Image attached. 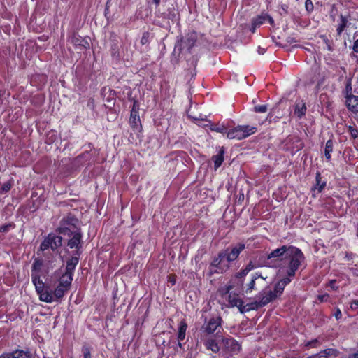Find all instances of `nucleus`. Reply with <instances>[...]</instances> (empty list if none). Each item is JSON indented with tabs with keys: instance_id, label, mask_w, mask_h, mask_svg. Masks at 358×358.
I'll list each match as a JSON object with an SVG mask.
<instances>
[{
	"instance_id": "1",
	"label": "nucleus",
	"mask_w": 358,
	"mask_h": 358,
	"mask_svg": "<svg viewBox=\"0 0 358 358\" xmlns=\"http://www.w3.org/2000/svg\"><path fill=\"white\" fill-rule=\"evenodd\" d=\"M304 260L305 257L300 249L292 245H282L269 253L263 265L279 268L278 275L280 278H289L292 280Z\"/></svg>"
},
{
	"instance_id": "2",
	"label": "nucleus",
	"mask_w": 358,
	"mask_h": 358,
	"mask_svg": "<svg viewBox=\"0 0 358 358\" xmlns=\"http://www.w3.org/2000/svg\"><path fill=\"white\" fill-rule=\"evenodd\" d=\"M245 248V245L239 243L231 248H227L220 252L217 256L213 258L209 266L210 275L223 273L228 271L230 268V263L235 261Z\"/></svg>"
},
{
	"instance_id": "3",
	"label": "nucleus",
	"mask_w": 358,
	"mask_h": 358,
	"mask_svg": "<svg viewBox=\"0 0 358 358\" xmlns=\"http://www.w3.org/2000/svg\"><path fill=\"white\" fill-rule=\"evenodd\" d=\"M292 280H290L289 278H281L275 285L273 290H269L268 292L264 291L259 293L257 296L258 300L252 303L250 307L245 308V310H257L275 300L282 295L285 287L289 284Z\"/></svg>"
},
{
	"instance_id": "4",
	"label": "nucleus",
	"mask_w": 358,
	"mask_h": 358,
	"mask_svg": "<svg viewBox=\"0 0 358 358\" xmlns=\"http://www.w3.org/2000/svg\"><path fill=\"white\" fill-rule=\"evenodd\" d=\"M72 280L73 278L70 277V275H62L58 280V285L53 290L52 295L46 294L44 296L46 303H50L61 301L64 294L69 289Z\"/></svg>"
},
{
	"instance_id": "5",
	"label": "nucleus",
	"mask_w": 358,
	"mask_h": 358,
	"mask_svg": "<svg viewBox=\"0 0 358 358\" xmlns=\"http://www.w3.org/2000/svg\"><path fill=\"white\" fill-rule=\"evenodd\" d=\"M257 131V128L250 125H238L227 133L229 139L241 140L248 137Z\"/></svg>"
},
{
	"instance_id": "6",
	"label": "nucleus",
	"mask_w": 358,
	"mask_h": 358,
	"mask_svg": "<svg viewBox=\"0 0 358 358\" xmlns=\"http://www.w3.org/2000/svg\"><path fill=\"white\" fill-rule=\"evenodd\" d=\"M78 220L71 215H68L64 217L60 222V225L58 228L59 234L66 236L73 232L80 230L78 227Z\"/></svg>"
},
{
	"instance_id": "7",
	"label": "nucleus",
	"mask_w": 358,
	"mask_h": 358,
	"mask_svg": "<svg viewBox=\"0 0 358 358\" xmlns=\"http://www.w3.org/2000/svg\"><path fill=\"white\" fill-rule=\"evenodd\" d=\"M62 238L55 234H49L43 241L40 245V250L45 251L51 248L52 251L56 250L62 245Z\"/></svg>"
},
{
	"instance_id": "8",
	"label": "nucleus",
	"mask_w": 358,
	"mask_h": 358,
	"mask_svg": "<svg viewBox=\"0 0 358 358\" xmlns=\"http://www.w3.org/2000/svg\"><path fill=\"white\" fill-rule=\"evenodd\" d=\"M33 284L35 286L36 291L39 296L41 301L45 302L44 296L46 294L52 295L53 291L48 285H45L40 276L33 275Z\"/></svg>"
},
{
	"instance_id": "9",
	"label": "nucleus",
	"mask_w": 358,
	"mask_h": 358,
	"mask_svg": "<svg viewBox=\"0 0 358 358\" xmlns=\"http://www.w3.org/2000/svg\"><path fill=\"white\" fill-rule=\"evenodd\" d=\"M248 272L243 268L240 271L236 273L231 278L230 281V285H227L226 287L227 292H229L230 290L234 289V287H242L243 285V282L245 277L248 275Z\"/></svg>"
},
{
	"instance_id": "10",
	"label": "nucleus",
	"mask_w": 358,
	"mask_h": 358,
	"mask_svg": "<svg viewBox=\"0 0 358 358\" xmlns=\"http://www.w3.org/2000/svg\"><path fill=\"white\" fill-rule=\"evenodd\" d=\"M222 318L220 316L212 317L209 320L206 321L202 326V330L208 334H213L218 328L220 327Z\"/></svg>"
},
{
	"instance_id": "11",
	"label": "nucleus",
	"mask_w": 358,
	"mask_h": 358,
	"mask_svg": "<svg viewBox=\"0 0 358 358\" xmlns=\"http://www.w3.org/2000/svg\"><path fill=\"white\" fill-rule=\"evenodd\" d=\"M228 302L231 307H237L242 313L250 310H245V308H249V307H250V304L244 306L243 301L236 294L229 293L228 296Z\"/></svg>"
},
{
	"instance_id": "12",
	"label": "nucleus",
	"mask_w": 358,
	"mask_h": 358,
	"mask_svg": "<svg viewBox=\"0 0 358 358\" xmlns=\"http://www.w3.org/2000/svg\"><path fill=\"white\" fill-rule=\"evenodd\" d=\"M51 268L52 266H49V265L46 262H43V260L36 259L31 268V280L33 281V275L40 276V272L44 271L45 273H48Z\"/></svg>"
},
{
	"instance_id": "13",
	"label": "nucleus",
	"mask_w": 358,
	"mask_h": 358,
	"mask_svg": "<svg viewBox=\"0 0 358 358\" xmlns=\"http://www.w3.org/2000/svg\"><path fill=\"white\" fill-rule=\"evenodd\" d=\"M266 22H268L270 24L273 25L274 20L268 14H262L256 18L253 19L252 22L251 31L254 33L257 27H259L262 24H264Z\"/></svg>"
},
{
	"instance_id": "14",
	"label": "nucleus",
	"mask_w": 358,
	"mask_h": 358,
	"mask_svg": "<svg viewBox=\"0 0 358 358\" xmlns=\"http://www.w3.org/2000/svg\"><path fill=\"white\" fill-rule=\"evenodd\" d=\"M65 236H67L69 238L67 245L73 249H79L80 247V242L82 238V234L80 230L73 232L70 234H66Z\"/></svg>"
},
{
	"instance_id": "15",
	"label": "nucleus",
	"mask_w": 358,
	"mask_h": 358,
	"mask_svg": "<svg viewBox=\"0 0 358 358\" xmlns=\"http://www.w3.org/2000/svg\"><path fill=\"white\" fill-rule=\"evenodd\" d=\"M222 343L225 349L231 352L236 353L241 350L240 344L231 337L223 338Z\"/></svg>"
},
{
	"instance_id": "16",
	"label": "nucleus",
	"mask_w": 358,
	"mask_h": 358,
	"mask_svg": "<svg viewBox=\"0 0 358 358\" xmlns=\"http://www.w3.org/2000/svg\"><path fill=\"white\" fill-rule=\"evenodd\" d=\"M345 103L349 110L354 113H358V96L348 94Z\"/></svg>"
},
{
	"instance_id": "17",
	"label": "nucleus",
	"mask_w": 358,
	"mask_h": 358,
	"mask_svg": "<svg viewBox=\"0 0 358 358\" xmlns=\"http://www.w3.org/2000/svg\"><path fill=\"white\" fill-rule=\"evenodd\" d=\"M187 329V324L185 321H180L178 324V346L180 348L182 347L181 341H182L185 338L186 331Z\"/></svg>"
},
{
	"instance_id": "18",
	"label": "nucleus",
	"mask_w": 358,
	"mask_h": 358,
	"mask_svg": "<svg viewBox=\"0 0 358 358\" xmlns=\"http://www.w3.org/2000/svg\"><path fill=\"white\" fill-rule=\"evenodd\" d=\"M78 258L76 257H71L66 262V271L63 275H68L72 277L73 272L76 265L78 264Z\"/></svg>"
},
{
	"instance_id": "19",
	"label": "nucleus",
	"mask_w": 358,
	"mask_h": 358,
	"mask_svg": "<svg viewBox=\"0 0 358 358\" xmlns=\"http://www.w3.org/2000/svg\"><path fill=\"white\" fill-rule=\"evenodd\" d=\"M339 352L336 349L334 348H327L323 350H321L319 353L316 355V356L319 358L325 357V358H336L338 357Z\"/></svg>"
},
{
	"instance_id": "20",
	"label": "nucleus",
	"mask_w": 358,
	"mask_h": 358,
	"mask_svg": "<svg viewBox=\"0 0 358 358\" xmlns=\"http://www.w3.org/2000/svg\"><path fill=\"white\" fill-rule=\"evenodd\" d=\"M259 278L265 280L266 278L263 277L262 274L259 272L253 273L252 275V279L250 282L248 283L245 287V292L246 293L251 292L253 289H255V281Z\"/></svg>"
},
{
	"instance_id": "21",
	"label": "nucleus",
	"mask_w": 358,
	"mask_h": 358,
	"mask_svg": "<svg viewBox=\"0 0 358 358\" xmlns=\"http://www.w3.org/2000/svg\"><path fill=\"white\" fill-rule=\"evenodd\" d=\"M306 113V103L303 101L296 102L294 106V115L297 116L299 118H301L303 116L305 115Z\"/></svg>"
},
{
	"instance_id": "22",
	"label": "nucleus",
	"mask_w": 358,
	"mask_h": 358,
	"mask_svg": "<svg viewBox=\"0 0 358 358\" xmlns=\"http://www.w3.org/2000/svg\"><path fill=\"white\" fill-rule=\"evenodd\" d=\"M6 358H31L29 352L22 350H16L6 356Z\"/></svg>"
},
{
	"instance_id": "23",
	"label": "nucleus",
	"mask_w": 358,
	"mask_h": 358,
	"mask_svg": "<svg viewBox=\"0 0 358 358\" xmlns=\"http://www.w3.org/2000/svg\"><path fill=\"white\" fill-rule=\"evenodd\" d=\"M212 160L214 162V168L217 170L224 161V150L222 148L220 150L217 155L213 156Z\"/></svg>"
},
{
	"instance_id": "24",
	"label": "nucleus",
	"mask_w": 358,
	"mask_h": 358,
	"mask_svg": "<svg viewBox=\"0 0 358 358\" xmlns=\"http://www.w3.org/2000/svg\"><path fill=\"white\" fill-rule=\"evenodd\" d=\"M204 345L208 350H210L213 352L216 353L220 350V347L217 343L213 338L206 340Z\"/></svg>"
},
{
	"instance_id": "25",
	"label": "nucleus",
	"mask_w": 358,
	"mask_h": 358,
	"mask_svg": "<svg viewBox=\"0 0 358 358\" xmlns=\"http://www.w3.org/2000/svg\"><path fill=\"white\" fill-rule=\"evenodd\" d=\"M208 125H209V129L211 131H216V132L221 133V134H227V128L223 124H210V122H208V124H203V126L208 127Z\"/></svg>"
},
{
	"instance_id": "26",
	"label": "nucleus",
	"mask_w": 358,
	"mask_h": 358,
	"mask_svg": "<svg viewBox=\"0 0 358 358\" xmlns=\"http://www.w3.org/2000/svg\"><path fill=\"white\" fill-rule=\"evenodd\" d=\"M129 123L132 127L138 128L141 125V120L138 113L131 111Z\"/></svg>"
},
{
	"instance_id": "27",
	"label": "nucleus",
	"mask_w": 358,
	"mask_h": 358,
	"mask_svg": "<svg viewBox=\"0 0 358 358\" xmlns=\"http://www.w3.org/2000/svg\"><path fill=\"white\" fill-rule=\"evenodd\" d=\"M71 41L76 46H83L85 49L90 47L89 43L85 39L76 35L72 37Z\"/></svg>"
},
{
	"instance_id": "28",
	"label": "nucleus",
	"mask_w": 358,
	"mask_h": 358,
	"mask_svg": "<svg viewBox=\"0 0 358 358\" xmlns=\"http://www.w3.org/2000/svg\"><path fill=\"white\" fill-rule=\"evenodd\" d=\"M333 141L329 139L327 141L325 148H324V155L325 158L327 161H329L331 158V152H333Z\"/></svg>"
},
{
	"instance_id": "29",
	"label": "nucleus",
	"mask_w": 358,
	"mask_h": 358,
	"mask_svg": "<svg viewBox=\"0 0 358 358\" xmlns=\"http://www.w3.org/2000/svg\"><path fill=\"white\" fill-rule=\"evenodd\" d=\"M12 185H13V182L10 180L7 181V182H4L3 184L0 185V193L3 194V193L8 192L10 189Z\"/></svg>"
},
{
	"instance_id": "30",
	"label": "nucleus",
	"mask_w": 358,
	"mask_h": 358,
	"mask_svg": "<svg viewBox=\"0 0 358 358\" xmlns=\"http://www.w3.org/2000/svg\"><path fill=\"white\" fill-rule=\"evenodd\" d=\"M264 266L263 263L262 264H256V263H254L252 261H250L245 267H243V268L248 273H249L250 271H252L255 268H257L259 266Z\"/></svg>"
},
{
	"instance_id": "31",
	"label": "nucleus",
	"mask_w": 358,
	"mask_h": 358,
	"mask_svg": "<svg viewBox=\"0 0 358 358\" xmlns=\"http://www.w3.org/2000/svg\"><path fill=\"white\" fill-rule=\"evenodd\" d=\"M348 131L353 138H356L358 136V129L353 126H348Z\"/></svg>"
},
{
	"instance_id": "32",
	"label": "nucleus",
	"mask_w": 358,
	"mask_h": 358,
	"mask_svg": "<svg viewBox=\"0 0 358 358\" xmlns=\"http://www.w3.org/2000/svg\"><path fill=\"white\" fill-rule=\"evenodd\" d=\"M254 110L256 113H266L267 110L266 105H258L255 106Z\"/></svg>"
},
{
	"instance_id": "33",
	"label": "nucleus",
	"mask_w": 358,
	"mask_h": 358,
	"mask_svg": "<svg viewBox=\"0 0 358 358\" xmlns=\"http://www.w3.org/2000/svg\"><path fill=\"white\" fill-rule=\"evenodd\" d=\"M322 342L320 341L318 338L312 340L311 341H309L307 343L306 345L309 346L310 348H316L318 347Z\"/></svg>"
},
{
	"instance_id": "34",
	"label": "nucleus",
	"mask_w": 358,
	"mask_h": 358,
	"mask_svg": "<svg viewBox=\"0 0 358 358\" xmlns=\"http://www.w3.org/2000/svg\"><path fill=\"white\" fill-rule=\"evenodd\" d=\"M346 26V20L343 17H341V23L337 28V31L340 34Z\"/></svg>"
},
{
	"instance_id": "35",
	"label": "nucleus",
	"mask_w": 358,
	"mask_h": 358,
	"mask_svg": "<svg viewBox=\"0 0 358 358\" xmlns=\"http://www.w3.org/2000/svg\"><path fill=\"white\" fill-rule=\"evenodd\" d=\"M13 227V225L12 224H3L0 226V231L3 233H6Z\"/></svg>"
},
{
	"instance_id": "36",
	"label": "nucleus",
	"mask_w": 358,
	"mask_h": 358,
	"mask_svg": "<svg viewBox=\"0 0 358 358\" xmlns=\"http://www.w3.org/2000/svg\"><path fill=\"white\" fill-rule=\"evenodd\" d=\"M305 7L308 12H311L313 10V4L311 0H306L305 2Z\"/></svg>"
},
{
	"instance_id": "37",
	"label": "nucleus",
	"mask_w": 358,
	"mask_h": 358,
	"mask_svg": "<svg viewBox=\"0 0 358 358\" xmlns=\"http://www.w3.org/2000/svg\"><path fill=\"white\" fill-rule=\"evenodd\" d=\"M83 358H92L90 349L88 348H83Z\"/></svg>"
},
{
	"instance_id": "38",
	"label": "nucleus",
	"mask_w": 358,
	"mask_h": 358,
	"mask_svg": "<svg viewBox=\"0 0 358 358\" xmlns=\"http://www.w3.org/2000/svg\"><path fill=\"white\" fill-rule=\"evenodd\" d=\"M350 308L352 310H357L358 309V300H354L351 302Z\"/></svg>"
},
{
	"instance_id": "39",
	"label": "nucleus",
	"mask_w": 358,
	"mask_h": 358,
	"mask_svg": "<svg viewBox=\"0 0 358 358\" xmlns=\"http://www.w3.org/2000/svg\"><path fill=\"white\" fill-rule=\"evenodd\" d=\"M317 298L320 302L327 301V299H329V294H326L319 295L317 296Z\"/></svg>"
},
{
	"instance_id": "40",
	"label": "nucleus",
	"mask_w": 358,
	"mask_h": 358,
	"mask_svg": "<svg viewBox=\"0 0 358 358\" xmlns=\"http://www.w3.org/2000/svg\"><path fill=\"white\" fill-rule=\"evenodd\" d=\"M334 316L336 320H339L342 317L341 310L339 308H336V312L334 313Z\"/></svg>"
},
{
	"instance_id": "41",
	"label": "nucleus",
	"mask_w": 358,
	"mask_h": 358,
	"mask_svg": "<svg viewBox=\"0 0 358 358\" xmlns=\"http://www.w3.org/2000/svg\"><path fill=\"white\" fill-rule=\"evenodd\" d=\"M319 176L317 177V186L315 187V189H318V192H321L324 187V183H322V185H320V181H319Z\"/></svg>"
},
{
	"instance_id": "42",
	"label": "nucleus",
	"mask_w": 358,
	"mask_h": 358,
	"mask_svg": "<svg viewBox=\"0 0 358 358\" xmlns=\"http://www.w3.org/2000/svg\"><path fill=\"white\" fill-rule=\"evenodd\" d=\"M139 105L137 101H134L132 106V108L131 111H134L136 113H138Z\"/></svg>"
},
{
	"instance_id": "43",
	"label": "nucleus",
	"mask_w": 358,
	"mask_h": 358,
	"mask_svg": "<svg viewBox=\"0 0 358 358\" xmlns=\"http://www.w3.org/2000/svg\"><path fill=\"white\" fill-rule=\"evenodd\" d=\"M169 282L171 284V285H174L176 284V278L174 275H170L169 277Z\"/></svg>"
},
{
	"instance_id": "44",
	"label": "nucleus",
	"mask_w": 358,
	"mask_h": 358,
	"mask_svg": "<svg viewBox=\"0 0 358 358\" xmlns=\"http://www.w3.org/2000/svg\"><path fill=\"white\" fill-rule=\"evenodd\" d=\"M352 49L354 52H358V39L354 42Z\"/></svg>"
},
{
	"instance_id": "45",
	"label": "nucleus",
	"mask_w": 358,
	"mask_h": 358,
	"mask_svg": "<svg viewBox=\"0 0 358 358\" xmlns=\"http://www.w3.org/2000/svg\"><path fill=\"white\" fill-rule=\"evenodd\" d=\"M335 283H336V281H335V280H331V281L329 282V286H330V287H331V289H334V290H336V289H337V288H338V287H336V286L335 285Z\"/></svg>"
},
{
	"instance_id": "46",
	"label": "nucleus",
	"mask_w": 358,
	"mask_h": 358,
	"mask_svg": "<svg viewBox=\"0 0 358 358\" xmlns=\"http://www.w3.org/2000/svg\"><path fill=\"white\" fill-rule=\"evenodd\" d=\"M281 9L282 10L284 14H287V13H288V6L287 5H286V4L282 5Z\"/></svg>"
},
{
	"instance_id": "47",
	"label": "nucleus",
	"mask_w": 358,
	"mask_h": 358,
	"mask_svg": "<svg viewBox=\"0 0 358 358\" xmlns=\"http://www.w3.org/2000/svg\"><path fill=\"white\" fill-rule=\"evenodd\" d=\"M350 270L354 275H355V276L358 275V268L353 267V268H350Z\"/></svg>"
},
{
	"instance_id": "48",
	"label": "nucleus",
	"mask_w": 358,
	"mask_h": 358,
	"mask_svg": "<svg viewBox=\"0 0 358 358\" xmlns=\"http://www.w3.org/2000/svg\"><path fill=\"white\" fill-rule=\"evenodd\" d=\"M141 42L143 45L147 43V37L145 35L143 36Z\"/></svg>"
},
{
	"instance_id": "49",
	"label": "nucleus",
	"mask_w": 358,
	"mask_h": 358,
	"mask_svg": "<svg viewBox=\"0 0 358 358\" xmlns=\"http://www.w3.org/2000/svg\"><path fill=\"white\" fill-rule=\"evenodd\" d=\"M348 358H358V352L350 355Z\"/></svg>"
},
{
	"instance_id": "50",
	"label": "nucleus",
	"mask_w": 358,
	"mask_h": 358,
	"mask_svg": "<svg viewBox=\"0 0 358 358\" xmlns=\"http://www.w3.org/2000/svg\"><path fill=\"white\" fill-rule=\"evenodd\" d=\"M153 2L155 3V4L156 6H159V4L160 3V0H153Z\"/></svg>"
},
{
	"instance_id": "51",
	"label": "nucleus",
	"mask_w": 358,
	"mask_h": 358,
	"mask_svg": "<svg viewBox=\"0 0 358 358\" xmlns=\"http://www.w3.org/2000/svg\"><path fill=\"white\" fill-rule=\"evenodd\" d=\"M259 52L262 54V53L264 52V50H259Z\"/></svg>"
},
{
	"instance_id": "52",
	"label": "nucleus",
	"mask_w": 358,
	"mask_h": 358,
	"mask_svg": "<svg viewBox=\"0 0 358 358\" xmlns=\"http://www.w3.org/2000/svg\"><path fill=\"white\" fill-rule=\"evenodd\" d=\"M357 205H358V199H357Z\"/></svg>"
}]
</instances>
